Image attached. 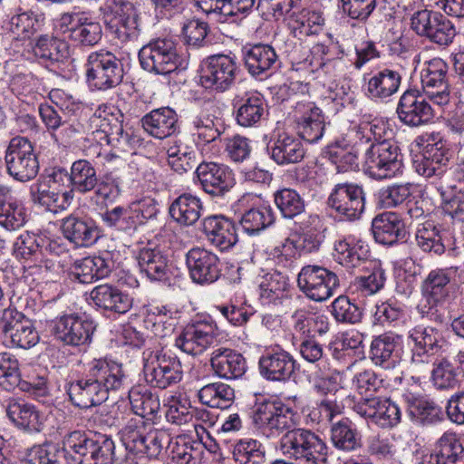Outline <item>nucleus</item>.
Here are the masks:
<instances>
[{
    "mask_svg": "<svg viewBox=\"0 0 464 464\" xmlns=\"http://www.w3.org/2000/svg\"><path fill=\"white\" fill-rule=\"evenodd\" d=\"M293 411L280 401H265L254 407L251 419L254 427L267 438L278 436L288 430L281 438L283 453L302 464H325L328 459V446L315 432L307 429H292Z\"/></svg>",
    "mask_w": 464,
    "mask_h": 464,
    "instance_id": "nucleus-1",
    "label": "nucleus"
},
{
    "mask_svg": "<svg viewBox=\"0 0 464 464\" xmlns=\"http://www.w3.org/2000/svg\"><path fill=\"white\" fill-rule=\"evenodd\" d=\"M129 400L132 411L139 419H132L122 430V441L128 451V458H132L137 464H146L147 459H157L163 450V441L168 434L154 429L151 423L143 419H151L160 410V403L157 395L150 392H142L133 388L129 392Z\"/></svg>",
    "mask_w": 464,
    "mask_h": 464,
    "instance_id": "nucleus-2",
    "label": "nucleus"
},
{
    "mask_svg": "<svg viewBox=\"0 0 464 464\" xmlns=\"http://www.w3.org/2000/svg\"><path fill=\"white\" fill-rule=\"evenodd\" d=\"M125 381L121 365L106 359H95L89 370V395H92L89 414L94 424L111 426L113 418L109 407L103 404L108 399L109 390L120 389Z\"/></svg>",
    "mask_w": 464,
    "mask_h": 464,
    "instance_id": "nucleus-3",
    "label": "nucleus"
},
{
    "mask_svg": "<svg viewBox=\"0 0 464 464\" xmlns=\"http://www.w3.org/2000/svg\"><path fill=\"white\" fill-rule=\"evenodd\" d=\"M363 168L375 179H390L401 173L403 162L397 142L391 139L372 142L364 152Z\"/></svg>",
    "mask_w": 464,
    "mask_h": 464,
    "instance_id": "nucleus-4",
    "label": "nucleus"
},
{
    "mask_svg": "<svg viewBox=\"0 0 464 464\" xmlns=\"http://www.w3.org/2000/svg\"><path fill=\"white\" fill-rule=\"evenodd\" d=\"M408 339L412 343L411 366L417 372H428L433 356L443 352L447 344L440 330L423 324L410 329Z\"/></svg>",
    "mask_w": 464,
    "mask_h": 464,
    "instance_id": "nucleus-5",
    "label": "nucleus"
},
{
    "mask_svg": "<svg viewBox=\"0 0 464 464\" xmlns=\"http://www.w3.org/2000/svg\"><path fill=\"white\" fill-rule=\"evenodd\" d=\"M139 60L145 71L155 74H169L180 65L176 45L168 38H157L143 45L139 52Z\"/></svg>",
    "mask_w": 464,
    "mask_h": 464,
    "instance_id": "nucleus-6",
    "label": "nucleus"
},
{
    "mask_svg": "<svg viewBox=\"0 0 464 464\" xmlns=\"http://www.w3.org/2000/svg\"><path fill=\"white\" fill-rule=\"evenodd\" d=\"M339 285L338 276L322 266H304L297 276L300 291L314 302L328 300L334 295Z\"/></svg>",
    "mask_w": 464,
    "mask_h": 464,
    "instance_id": "nucleus-7",
    "label": "nucleus"
},
{
    "mask_svg": "<svg viewBox=\"0 0 464 464\" xmlns=\"http://www.w3.org/2000/svg\"><path fill=\"white\" fill-rule=\"evenodd\" d=\"M5 160L8 174L18 181L32 180L38 174L39 161L32 143L26 138H13L5 151Z\"/></svg>",
    "mask_w": 464,
    "mask_h": 464,
    "instance_id": "nucleus-8",
    "label": "nucleus"
},
{
    "mask_svg": "<svg viewBox=\"0 0 464 464\" xmlns=\"http://www.w3.org/2000/svg\"><path fill=\"white\" fill-rule=\"evenodd\" d=\"M238 72L235 58L226 54L212 55L202 63L199 84L206 90L224 92L235 83Z\"/></svg>",
    "mask_w": 464,
    "mask_h": 464,
    "instance_id": "nucleus-9",
    "label": "nucleus"
},
{
    "mask_svg": "<svg viewBox=\"0 0 464 464\" xmlns=\"http://www.w3.org/2000/svg\"><path fill=\"white\" fill-rule=\"evenodd\" d=\"M451 157L452 152L447 141L440 133H431L422 151L415 155L413 168L425 178L440 176L444 172Z\"/></svg>",
    "mask_w": 464,
    "mask_h": 464,
    "instance_id": "nucleus-10",
    "label": "nucleus"
},
{
    "mask_svg": "<svg viewBox=\"0 0 464 464\" xmlns=\"http://www.w3.org/2000/svg\"><path fill=\"white\" fill-rule=\"evenodd\" d=\"M448 69L444 60L435 57L424 62L420 71V82L425 96L440 107L450 101Z\"/></svg>",
    "mask_w": 464,
    "mask_h": 464,
    "instance_id": "nucleus-11",
    "label": "nucleus"
},
{
    "mask_svg": "<svg viewBox=\"0 0 464 464\" xmlns=\"http://www.w3.org/2000/svg\"><path fill=\"white\" fill-rule=\"evenodd\" d=\"M122 77V66L111 52L100 50L89 53V82L96 89L118 85Z\"/></svg>",
    "mask_w": 464,
    "mask_h": 464,
    "instance_id": "nucleus-12",
    "label": "nucleus"
},
{
    "mask_svg": "<svg viewBox=\"0 0 464 464\" xmlns=\"http://www.w3.org/2000/svg\"><path fill=\"white\" fill-rule=\"evenodd\" d=\"M328 206L344 219H359L365 208L364 192L353 183L335 185L328 198Z\"/></svg>",
    "mask_w": 464,
    "mask_h": 464,
    "instance_id": "nucleus-13",
    "label": "nucleus"
},
{
    "mask_svg": "<svg viewBox=\"0 0 464 464\" xmlns=\"http://www.w3.org/2000/svg\"><path fill=\"white\" fill-rule=\"evenodd\" d=\"M218 329L212 322L196 321L187 324L175 339V346L189 355H199L217 340Z\"/></svg>",
    "mask_w": 464,
    "mask_h": 464,
    "instance_id": "nucleus-14",
    "label": "nucleus"
},
{
    "mask_svg": "<svg viewBox=\"0 0 464 464\" xmlns=\"http://www.w3.org/2000/svg\"><path fill=\"white\" fill-rule=\"evenodd\" d=\"M143 371L146 382L160 389L178 383L182 378L180 362L176 357L159 353L146 360Z\"/></svg>",
    "mask_w": 464,
    "mask_h": 464,
    "instance_id": "nucleus-15",
    "label": "nucleus"
},
{
    "mask_svg": "<svg viewBox=\"0 0 464 464\" xmlns=\"http://www.w3.org/2000/svg\"><path fill=\"white\" fill-rule=\"evenodd\" d=\"M299 137L309 142L319 141L324 133L325 122L322 110L310 101L297 102L293 111Z\"/></svg>",
    "mask_w": 464,
    "mask_h": 464,
    "instance_id": "nucleus-16",
    "label": "nucleus"
},
{
    "mask_svg": "<svg viewBox=\"0 0 464 464\" xmlns=\"http://www.w3.org/2000/svg\"><path fill=\"white\" fill-rule=\"evenodd\" d=\"M186 266L192 281L201 285H210L221 276L218 256L204 247L189 249L186 254Z\"/></svg>",
    "mask_w": 464,
    "mask_h": 464,
    "instance_id": "nucleus-17",
    "label": "nucleus"
},
{
    "mask_svg": "<svg viewBox=\"0 0 464 464\" xmlns=\"http://www.w3.org/2000/svg\"><path fill=\"white\" fill-rule=\"evenodd\" d=\"M396 112L399 120L410 127L427 124L435 117V111L426 101L425 94L414 90H408L402 93Z\"/></svg>",
    "mask_w": 464,
    "mask_h": 464,
    "instance_id": "nucleus-18",
    "label": "nucleus"
},
{
    "mask_svg": "<svg viewBox=\"0 0 464 464\" xmlns=\"http://www.w3.org/2000/svg\"><path fill=\"white\" fill-rule=\"evenodd\" d=\"M260 374L271 382H285L296 370V361L287 351L276 346L265 351L258 361Z\"/></svg>",
    "mask_w": 464,
    "mask_h": 464,
    "instance_id": "nucleus-19",
    "label": "nucleus"
},
{
    "mask_svg": "<svg viewBox=\"0 0 464 464\" xmlns=\"http://www.w3.org/2000/svg\"><path fill=\"white\" fill-rule=\"evenodd\" d=\"M195 173L202 189L212 197H224L235 186L232 170L222 164L201 162Z\"/></svg>",
    "mask_w": 464,
    "mask_h": 464,
    "instance_id": "nucleus-20",
    "label": "nucleus"
},
{
    "mask_svg": "<svg viewBox=\"0 0 464 464\" xmlns=\"http://www.w3.org/2000/svg\"><path fill=\"white\" fill-rule=\"evenodd\" d=\"M243 59L247 72L256 78H266L279 67L280 61L270 44H256L243 49Z\"/></svg>",
    "mask_w": 464,
    "mask_h": 464,
    "instance_id": "nucleus-21",
    "label": "nucleus"
},
{
    "mask_svg": "<svg viewBox=\"0 0 464 464\" xmlns=\"http://www.w3.org/2000/svg\"><path fill=\"white\" fill-rule=\"evenodd\" d=\"M202 231L208 242L220 251L232 248L238 240L235 223L224 216L204 218Z\"/></svg>",
    "mask_w": 464,
    "mask_h": 464,
    "instance_id": "nucleus-22",
    "label": "nucleus"
},
{
    "mask_svg": "<svg viewBox=\"0 0 464 464\" xmlns=\"http://www.w3.org/2000/svg\"><path fill=\"white\" fill-rule=\"evenodd\" d=\"M233 106L236 121L244 128L258 126L268 113L266 101L257 92L246 93L240 100L234 102Z\"/></svg>",
    "mask_w": 464,
    "mask_h": 464,
    "instance_id": "nucleus-23",
    "label": "nucleus"
},
{
    "mask_svg": "<svg viewBox=\"0 0 464 464\" xmlns=\"http://www.w3.org/2000/svg\"><path fill=\"white\" fill-rule=\"evenodd\" d=\"M51 334L64 344L81 345L87 341L86 321L76 314H66L50 322Z\"/></svg>",
    "mask_w": 464,
    "mask_h": 464,
    "instance_id": "nucleus-24",
    "label": "nucleus"
},
{
    "mask_svg": "<svg viewBox=\"0 0 464 464\" xmlns=\"http://www.w3.org/2000/svg\"><path fill=\"white\" fill-rule=\"evenodd\" d=\"M458 270L457 266H450L436 268L428 274L422 284V294L430 304V309L443 303L449 296L451 276L457 274Z\"/></svg>",
    "mask_w": 464,
    "mask_h": 464,
    "instance_id": "nucleus-25",
    "label": "nucleus"
},
{
    "mask_svg": "<svg viewBox=\"0 0 464 464\" xmlns=\"http://www.w3.org/2000/svg\"><path fill=\"white\" fill-rule=\"evenodd\" d=\"M372 231L375 241L382 245L391 246L406 237L405 224L396 212L377 215L372 221Z\"/></svg>",
    "mask_w": 464,
    "mask_h": 464,
    "instance_id": "nucleus-26",
    "label": "nucleus"
},
{
    "mask_svg": "<svg viewBox=\"0 0 464 464\" xmlns=\"http://www.w3.org/2000/svg\"><path fill=\"white\" fill-rule=\"evenodd\" d=\"M55 178L37 184L36 190L33 192V201L53 213L65 210L72 199V192L62 191Z\"/></svg>",
    "mask_w": 464,
    "mask_h": 464,
    "instance_id": "nucleus-27",
    "label": "nucleus"
},
{
    "mask_svg": "<svg viewBox=\"0 0 464 464\" xmlns=\"http://www.w3.org/2000/svg\"><path fill=\"white\" fill-rule=\"evenodd\" d=\"M398 345V336L392 334H381L372 341L370 359L376 366L386 370L394 369L401 362Z\"/></svg>",
    "mask_w": 464,
    "mask_h": 464,
    "instance_id": "nucleus-28",
    "label": "nucleus"
},
{
    "mask_svg": "<svg viewBox=\"0 0 464 464\" xmlns=\"http://www.w3.org/2000/svg\"><path fill=\"white\" fill-rule=\"evenodd\" d=\"M27 221L24 204L12 197L9 188L0 186V227L6 231H16Z\"/></svg>",
    "mask_w": 464,
    "mask_h": 464,
    "instance_id": "nucleus-29",
    "label": "nucleus"
},
{
    "mask_svg": "<svg viewBox=\"0 0 464 464\" xmlns=\"http://www.w3.org/2000/svg\"><path fill=\"white\" fill-rule=\"evenodd\" d=\"M141 125L148 134L162 140L178 130V115L172 109L162 107L144 115Z\"/></svg>",
    "mask_w": 464,
    "mask_h": 464,
    "instance_id": "nucleus-30",
    "label": "nucleus"
},
{
    "mask_svg": "<svg viewBox=\"0 0 464 464\" xmlns=\"http://www.w3.org/2000/svg\"><path fill=\"white\" fill-rule=\"evenodd\" d=\"M210 364L218 377L227 380L237 379L246 370V362L242 354L227 348L214 350Z\"/></svg>",
    "mask_w": 464,
    "mask_h": 464,
    "instance_id": "nucleus-31",
    "label": "nucleus"
},
{
    "mask_svg": "<svg viewBox=\"0 0 464 464\" xmlns=\"http://www.w3.org/2000/svg\"><path fill=\"white\" fill-rule=\"evenodd\" d=\"M370 250L368 245L353 237L339 239L334 243L335 260L347 268L363 266L368 262Z\"/></svg>",
    "mask_w": 464,
    "mask_h": 464,
    "instance_id": "nucleus-32",
    "label": "nucleus"
},
{
    "mask_svg": "<svg viewBox=\"0 0 464 464\" xmlns=\"http://www.w3.org/2000/svg\"><path fill=\"white\" fill-rule=\"evenodd\" d=\"M89 295L97 307L118 314H125L132 306L128 295L107 284L96 286Z\"/></svg>",
    "mask_w": 464,
    "mask_h": 464,
    "instance_id": "nucleus-33",
    "label": "nucleus"
},
{
    "mask_svg": "<svg viewBox=\"0 0 464 464\" xmlns=\"http://www.w3.org/2000/svg\"><path fill=\"white\" fill-rule=\"evenodd\" d=\"M8 419L19 429L40 431L42 421L36 407L23 400H10L6 407Z\"/></svg>",
    "mask_w": 464,
    "mask_h": 464,
    "instance_id": "nucleus-34",
    "label": "nucleus"
},
{
    "mask_svg": "<svg viewBox=\"0 0 464 464\" xmlns=\"http://www.w3.org/2000/svg\"><path fill=\"white\" fill-rule=\"evenodd\" d=\"M137 261L140 272L150 280L161 281L167 277L168 257L160 248L150 246L140 248L137 255Z\"/></svg>",
    "mask_w": 464,
    "mask_h": 464,
    "instance_id": "nucleus-35",
    "label": "nucleus"
},
{
    "mask_svg": "<svg viewBox=\"0 0 464 464\" xmlns=\"http://www.w3.org/2000/svg\"><path fill=\"white\" fill-rule=\"evenodd\" d=\"M324 24L321 12L302 8L293 11L290 15L289 27L295 38L303 40L306 36L318 34Z\"/></svg>",
    "mask_w": 464,
    "mask_h": 464,
    "instance_id": "nucleus-36",
    "label": "nucleus"
},
{
    "mask_svg": "<svg viewBox=\"0 0 464 464\" xmlns=\"http://www.w3.org/2000/svg\"><path fill=\"white\" fill-rule=\"evenodd\" d=\"M275 213L268 204H261L246 209L240 216L239 226L248 236H258L275 222Z\"/></svg>",
    "mask_w": 464,
    "mask_h": 464,
    "instance_id": "nucleus-37",
    "label": "nucleus"
},
{
    "mask_svg": "<svg viewBox=\"0 0 464 464\" xmlns=\"http://www.w3.org/2000/svg\"><path fill=\"white\" fill-rule=\"evenodd\" d=\"M203 205L199 198L189 193L179 196L169 206L170 217L182 226H192L201 217Z\"/></svg>",
    "mask_w": 464,
    "mask_h": 464,
    "instance_id": "nucleus-38",
    "label": "nucleus"
},
{
    "mask_svg": "<svg viewBox=\"0 0 464 464\" xmlns=\"http://www.w3.org/2000/svg\"><path fill=\"white\" fill-rule=\"evenodd\" d=\"M305 154L302 141L294 136L280 135L270 149L271 159L278 165L300 162Z\"/></svg>",
    "mask_w": 464,
    "mask_h": 464,
    "instance_id": "nucleus-39",
    "label": "nucleus"
},
{
    "mask_svg": "<svg viewBox=\"0 0 464 464\" xmlns=\"http://www.w3.org/2000/svg\"><path fill=\"white\" fill-rule=\"evenodd\" d=\"M401 83V75L398 71L384 68L369 79L368 95L372 99H386L396 93Z\"/></svg>",
    "mask_w": 464,
    "mask_h": 464,
    "instance_id": "nucleus-40",
    "label": "nucleus"
},
{
    "mask_svg": "<svg viewBox=\"0 0 464 464\" xmlns=\"http://www.w3.org/2000/svg\"><path fill=\"white\" fill-rule=\"evenodd\" d=\"M112 23L117 37L122 42L134 40L140 34L139 15L130 3H123L118 7Z\"/></svg>",
    "mask_w": 464,
    "mask_h": 464,
    "instance_id": "nucleus-41",
    "label": "nucleus"
},
{
    "mask_svg": "<svg viewBox=\"0 0 464 464\" xmlns=\"http://www.w3.org/2000/svg\"><path fill=\"white\" fill-rule=\"evenodd\" d=\"M168 164L172 170L184 174L192 170L197 163V151L181 139L174 140L167 150Z\"/></svg>",
    "mask_w": 464,
    "mask_h": 464,
    "instance_id": "nucleus-42",
    "label": "nucleus"
},
{
    "mask_svg": "<svg viewBox=\"0 0 464 464\" xmlns=\"http://www.w3.org/2000/svg\"><path fill=\"white\" fill-rule=\"evenodd\" d=\"M169 443L172 459L178 464H200L203 446L201 442L188 436H178L169 441V438L163 445Z\"/></svg>",
    "mask_w": 464,
    "mask_h": 464,
    "instance_id": "nucleus-43",
    "label": "nucleus"
},
{
    "mask_svg": "<svg viewBox=\"0 0 464 464\" xmlns=\"http://www.w3.org/2000/svg\"><path fill=\"white\" fill-rule=\"evenodd\" d=\"M256 0H197V5L206 14L216 13L224 16H246Z\"/></svg>",
    "mask_w": 464,
    "mask_h": 464,
    "instance_id": "nucleus-44",
    "label": "nucleus"
},
{
    "mask_svg": "<svg viewBox=\"0 0 464 464\" xmlns=\"http://www.w3.org/2000/svg\"><path fill=\"white\" fill-rule=\"evenodd\" d=\"M331 441L336 449L347 452L355 451L362 445L360 432L348 419H343L333 424Z\"/></svg>",
    "mask_w": 464,
    "mask_h": 464,
    "instance_id": "nucleus-45",
    "label": "nucleus"
},
{
    "mask_svg": "<svg viewBox=\"0 0 464 464\" xmlns=\"http://www.w3.org/2000/svg\"><path fill=\"white\" fill-rule=\"evenodd\" d=\"M408 411L415 421L422 425H430L442 420V411L435 402L422 397L409 394L405 396Z\"/></svg>",
    "mask_w": 464,
    "mask_h": 464,
    "instance_id": "nucleus-46",
    "label": "nucleus"
},
{
    "mask_svg": "<svg viewBox=\"0 0 464 464\" xmlns=\"http://www.w3.org/2000/svg\"><path fill=\"white\" fill-rule=\"evenodd\" d=\"M199 401L211 408L227 409L234 401L235 392L228 384L212 382L204 385L198 392Z\"/></svg>",
    "mask_w": 464,
    "mask_h": 464,
    "instance_id": "nucleus-47",
    "label": "nucleus"
},
{
    "mask_svg": "<svg viewBox=\"0 0 464 464\" xmlns=\"http://www.w3.org/2000/svg\"><path fill=\"white\" fill-rule=\"evenodd\" d=\"M31 464H72L67 450L54 443L35 445L27 453Z\"/></svg>",
    "mask_w": 464,
    "mask_h": 464,
    "instance_id": "nucleus-48",
    "label": "nucleus"
},
{
    "mask_svg": "<svg viewBox=\"0 0 464 464\" xmlns=\"http://www.w3.org/2000/svg\"><path fill=\"white\" fill-rule=\"evenodd\" d=\"M14 252L17 258L28 263L29 266H38L43 262L42 247L34 233L23 232L14 243Z\"/></svg>",
    "mask_w": 464,
    "mask_h": 464,
    "instance_id": "nucleus-49",
    "label": "nucleus"
},
{
    "mask_svg": "<svg viewBox=\"0 0 464 464\" xmlns=\"http://www.w3.org/2000/svg\"><path fill=\"white\" fill-rule=\"evenodd\" d=\"M34 53L44 63L53 64L67 57L68 48L63 41L55 37L42 35L34 47Z\"/></svg>",
    "mask_w": 464,
    "mask_h": 464,
    "instance_id": "nucleus-50",
    "label": "nucleus"
},
{
    "mask_svg": "<svg viewBox=\"0 0 464 464\" xmlns=\"http://www.w3.org/2000/svg\"><path fill=\"white\" fill-rule=\"evenodd\" d=\"M435 449L442 464H464V447L455 432H444Z\"/></svg>",
    "mask_w": 464,
    "mask_h": 464,
    "instance_id": "nucleus-51",
    "label": "nucleus"
},
{
    "mask_svg": "<svg viewBox=\"0 0 464 464\" xmlns=\"http://www.w3.org/2000/svg\"><path fill=\"white\" fill-rule=\"evenodd\" d=\"M233 459L238 464H262L266 459L263 444L254 439L237 441L233 446Z\"/></svg>",
    "mask_w": 464,
    "mask_h": 464,
    "instance_id": "nucleus-52",
    "label": "nucleus"
},
{
    "mask_svg": "<svg viewBox=\"0 0 464 464\" xmlns=\"http://www.w3.org/2000/svg\"><path fill=\"white\" fill-rule=\"evenodd\" d=\"M114 443L107 435L97 431H89V454L92 463L111 464Z\"/></svg>",
    "mask_w": 464,
    "mask_h": 464,
    "instance_id": "nucleus-53",
    "label": "nucleus"
},
{
    "mask_svg": "<svg viewBox=\"0 0 464 464\" xmlns=\"http://www.w3.org/2000/svg\"><path fill=\"white\" fill-rule=\"evenodd\" d=\"M165 417L172 424L179 426L190 423L194 419V411L189 399L183 394L172 395L169 401Z\"/></svg>",
    "mask_w": 464,
    "mask_h": 464,
    "instance_id": "nucleus-54",
    "label": "nucleus"
},
{
    "mask_svg": "<svg viewBox=\"0 0 464 464\" xmlns=\"http://www.w3.org/2000/svg\"><path fill=\"white\" fill-rule=\"evenodd\" d=\"M274 200L285 218H294L304 211V201L295 189L283 188L276 191Z\"/></svg>",
    "mask_w": 464,
    "mask_h": 464,
    "instance_id": "nucleus-55",
    "label": "nucleus"
},
{
    "mask_svg": "<svg viewBox=\"0 0 464 464\" xmlns=\"http://www.w3.org/2000/svg\"><path fill=\"white\" fill-rule=\"evenodd\" d=\"M415 237L417 245L425 252L441 255L445 251L442 237L432 222L420 224L417 227Z\"/></svg>",
    "mask_w": 464,
    "mask_h": 464,
    "instance_id": "nucleus-56",
    "label": "nucleus"
},
{
    "mask_svg": "<svg viewBox=\"0 0 464 464\" xmlns=\"http://www.w3.org/2000/svg\"><path fill=\"white\" fill-rule=\"evenodd\" d=\"M442 198L441 208L445 218H448L453 225L464 227V193L462 191L447 192L440 191Z\"/></svg>",
    "mask_w": 464,
    "mask_h": 464,
    "instance_id": "nucleus-57",
    "label": "nucleus"
},
{
    "mask_svg": "<svg viewBox=\"0 0 464 464\" xmlns=\"http://www.w3.org/2000/svg\"><path fill=\"white\" fill-rule=\"evenodd\" d=\"M258 287L263 300L275 301L288 288L287 277L277 271L266 273L262 276Z\"/></svg>",
    "mask_w": 464,
    "mask_h": 464,
    "instance_id": "nucleus-58",
    "label": "nucleus"
},
{
    "mask_svg": "<svg viewBox=\"0 0 464 464\" xmlns=\"http://www.w3.org/2000/svg\"><path fill=\"white\" fill-rule=\"evenodd\" d=\"M385 280L384 270L377 266L369 275L355 277L350 287L353 293L369 296L379 292L383 287Z\"/></svg>",
    "mask_w": 464,
    "mask_h": 464,
    "instance_id": "nucleus-59",
    "label": "nucleus"
},
{
    "mask_svg": "<svg viewBox=\"0 0 464 464\" xmlns=\"http://www.w3.org/2000/svg\"><path fill=\"white\" fill-rule=\"evenodd\" d=\"M39 27L38 15L25 11L14 14L9 22V30L14 37L20 40L29 39Z\"/></svg>",
    "mask_w": 464,
    "mask_h": 464,
    "instance_id": "nucleus-60",
    "label": "nucleus"
},
{
    "mask_svg": "<svg viewBox=\"0 0 464 464\" xmlns=\"http://www.w3.org/2000/svg\"><path fill=\"white\" fill-rule=\"evenodd\" d=\"M60 26L65 27L64 32L70 33L72 41L84 44L87 39V15L84 12L63 14L60 19Z\"/></svg>",
    "mask_w": 464,
    "mask_h": 464,
    "instance_id": "nucleus-61",
    "label": "nucleus"
},
{
    "mask_svg": "<svg viewBox=\"0 0 464 464\" xmlns=\"http://www.w3.org/2000/svg\"><path fill=\"white\" fill-rule=\"evenodd\" d=\"M433 365L431 381L436 388L440 390L450 389L457 384L459 372H457L452 362L446 358H442L437 362H434Z\"/></svg>",
    "mask_w": 464,
    "mask_h": 464,
    "instance_id": "nucleus-62",
    "label": "nucleus"
},
{
    "mask_svg": "<svg viewBox=\"0 0 464 464\" xmlns=\"http://www.w3.org/2000/svg\"><path fill=\"white\" fill-rule=\"evenodd\" d=\"M331 313L338 323L356 324L361 320L359 307L345 295H340L331 304Z\"/></svg>",
    "mask_w": 464,
    "mask_h": 464,
    "instance_id": "nucleus-63",
    "label": "nucleus"
},
{
    "mask_svg": "<svg viewBox=\"0 0 464 464\" xmlns=\"http://www.w3.org/2000/svg\"><path fill=\"white\" fill-rule=\"evenodd\" d=\"M72 464H84L87 454V434L85 430H74L63 440V446Z\"/></svg>",
    "mask_w": 464,
    "mask_h": 464,
    "instance_id": "nucleus-64",
    "label": "nucleus"
}]
</instances>
